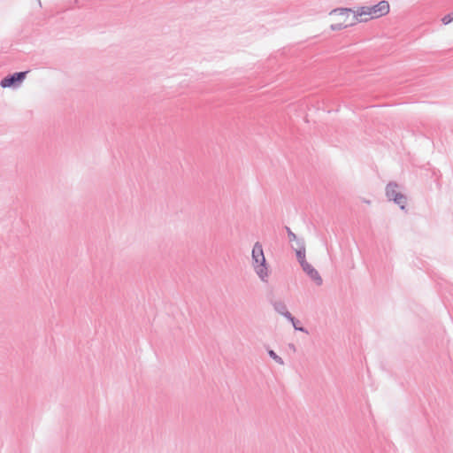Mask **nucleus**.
Here are the masks:
<instances>
[{"label": "nucleus", "mask_w": 453, "mask_h": 453, "mask_svg": "<svg viewBox=\"0 0 453 453\" xmlns=\"http://www.w3.org/2000/svg\"><path fill=\"white\" fill-rule=\"evenodd\" d=\"M267 353H268L269 357L272 359H273L277 364H279V365L284 364L283 359L279 355H277V353L274 350L267 349Z\"/></svg>", "instance_id": "13"}, {"label": "nucleus", "mask_w": 453, "mask_h": 453, "mask_svg": "<svg viewBox=\"0 0 453 453\" xmlns=\"http://www.w3.org/2000/svg\"><path fill=\"white\" fill-rule=\"evenodd\" d=\"M295 250L297 261L299 262L300 265L306 263L307 261L305 258V247L302 245L300 249H295Z\"/></svg>", "instance_id": "8"}, {"label": "nucleus", "mask_w": 453, "mask_h": 453, "mask_svg": "<svg viewBox=\"0 0 453 453\" xmlns=\"http://www.w3.org/2000/svg\"><path fill=\"white\" fill-rule=\"evenodd\" d=\"M294 242H296V244L297 246L296 249H300L302 244H303V247H305V242H304L303 239H301V238L297 237V240H294Z\"/></svg>", "instance_id": "17"}, {"label": "nucleus", "mask_w": 453, "mask_h": 453, "mask_svg": "<svg viewBox=\"0 0 453 453\" xmlns=\"http://www.w3.org/2000/svg\"><path fill=\"white\" fill-rule=\"evenodd\" d=\"M368 10L371 20L387 15L390 11V5L387 0H381L372 6H368Z\"/></svg>", "instance_id": "3"}, {"label": "nucleus", "mask_w": 453, "mask_h": 453, "mask_svg": "<svg viewBox=\"0 0 453 453\" xmlns=\"http://www.w3.org/2000/svg\"><path fill=\"white\" fill-rule=\"evenodd\" d=\"M251 258L256 273L263 282H267L268 264L264 254L263 246L259 242H257L253 246Z\"/></svg>", "instance_id": "1"}, {"label": "nucleus", "mask_w": 453, "mask_h": 453, "mask_svg": "<svg viewBox=\"0 0 453 453\" xmlns=\"http://www.w3.org/2000/svg\"><path fill=\"white\" fill-rule=\"evenodd\" d=\"M350 12H353V9L352 8H349V7H339V8H334L330 12H329V15H333V14H339V15H349L350 13Z\"/></svg>", "instance_id": "9"}, {"label": "nucleus", "mask_w": 453, "mask_h": 453, "mask_svg": "<svg viewBox=\"0 0 453 453\" xmlns=\"http://www.w3.org/2000/svg\"><path fill=\"white\" fill-rule=\"evenodd\" d=\"M407 196L403 193H399L398 196L394 199V203L397 204L401 210H405L407 205Z\"/></svg>", "instance_id": "7"}, {"label": "nucleus", "mask_w": 453, "mask_h": 453, "mask_svg": "<svg viewBox=\"0 0 453 453\" xmlns=\"http://www.w3.org/2000/svg\"><path fill=\"white\" fill-rule=\"evenodd\" d=\"M296 327H303L302 326H299V324H296Z\"/></svg>", "instance_id": "19"}, {"label": "nucleus", "mask_w": 453, "mask_h": 453, "mask_svg": "<svg viewBox=\"0 0 453 453\" xmlns=\"http://www.w3.org/2000/svg\"><path fill=\"white\" fill-rule=\"evenodd\" d=\"M398 184L395 181H390L386 186V196L389 201H394V199L398 196L400 191L397 190Z\"/></svg>", "instance_id": "5"}, {"label": "nucleus", "mask_w": 453, "mask_h": 453, "mask_svg": "<svg viewBox=\"0 0 453 453\" xmlns=\"http://www.w3.org/2000/svg\"><path fill=\"white\" fill-rule=\"evenodd\" d=\"M281 316H283L292 324L295 330L309 334L308 330L305 327H296V324H300V321L299 319L295 318L288 310Z\"/></svg>", "instance_id": "6"}, {"label": "nucleus", "mask_w": 453, "mask_h": 453, "mask_svg": "<svg viewBox=\"0 0 453 453\" xmlns=\"http://www.w3.org/2000/svg\"><path fill=\"white\" fill-rule=\"evenodd\" d=\"M28 73L29 71H21L10 73L0 81V86L3 88H17L22 84Z\"/></svg>", "instance_id": "2"}, {"label": "nucleus", "mask_w": 453, "mask_h": 453, "mask_svg": "<svg viewBox=\"0 0 453 453\" xmlns=\"http://www.w3.org/2000/svg\"><path fill=\"white\" fill-rule=\"evenodd\" d=\"M453 21V16L451 14V12L448 13L447 15H445L442 19H441V22L444 24V25H448L449 23H451Z\"/></svg>", "instance_id": "16"}, {"label": "nucleus", "mask_w": 453, "mask_h": 453, "mask_svg": "<svg viewBox=\"0 0 453 453\" xmlns=\"http://www.w3.org/2000/svg\"><path fill=\"white\" fill-rule=\"evenodd\" d=\"M273 306L275 311L280 315H282L288 310L286 304L282 301L273 302Z\"/></svg>", "instance_id": "10"}, {"label": "nucleus", "mask_w": 453, "mask_h": 453, "mask_svg": "<svg viewBox=\"0 0 453 453\" xmlns=\"http://www.w3.org/2000/svg\"><path fill=\"white\" fill-rule=\"evenodd\" d=\"M350 13L357 14V16L363 18V16L369 15L368 6L358 7L357 10L350 12Z\"/></svg>", "instance_id": "11"}, {"label": "nucleus", "mask_w": 453, "mask_h": 453, "mask_svg": "<svg viewBox=\"0 0 453 453\" xmlns=\"http://www.w3.org/2000/svg\"><path fill=\"white\" fill-rule=\"evenodd\" d=\"M288 348H289V349L293 350L294 352L296 350V348L294 343H289Z\"/></svg>", "instance_id": "18"}, {"label": "nucleus", "mask_w": 453, "mask_h": 453, "mask_svg": "<svg viewBox=\"0 0 453 453\" xmlns=\"http://www.w3.org/2000/svg\"><path fill=\"white\" fill-rule=\"evenodd\" d=\"M347 27H348V25L344 24V23H336V24H332L330 26V29L332 31H340V30L347 28Z\"/></svg>", "instance_id": "14"}, {"label": "nucleus", "mask_w": 453, "mask_h": 453, "mask_svg": "<svg viewBox=\"0 0 453 453\" xmlns=\"http://www.w3.org/2000/svg\"><path fill=\"white\" fill-rule=\"evenodd\" d=\"M369 20H370V19H363V18H360L359 16H357V14H353L352 21L347 25H348V27H350L357 25V23H366Z\"/></svg>", "instance_id": "12"}, {"label": "nucleus", "mask_w": 453, "mask_h": 453, "mask_svg": "<svg viewBox=\"0 0 453 453\" xmlns=\"http://www.w3.org/2000/svg\"><path fill=\"white\" fill-rule=\"evenodd\" d=\"M284 228H285V230H286V232L288 234V237L289 242H294V240H297L296 234L292 232L290 227L286 226Z\"/></svg>", "instance_id": "15"}, {"label": "nucleus", "mask_w": 453, "mask_h": 453, "mask_svg": "<svg viewBox=\"0 0 453 453\" xmlns=\"http://www.w3.org/2000/svg\"><path fill=\"white\" fill-rule=\"evenodd\" d=\"M303 271L313 280L317 286H321L323 280L319 272L308 262L301 265Z\"/></svg>", "instance_id": "4"}]
</instances>
